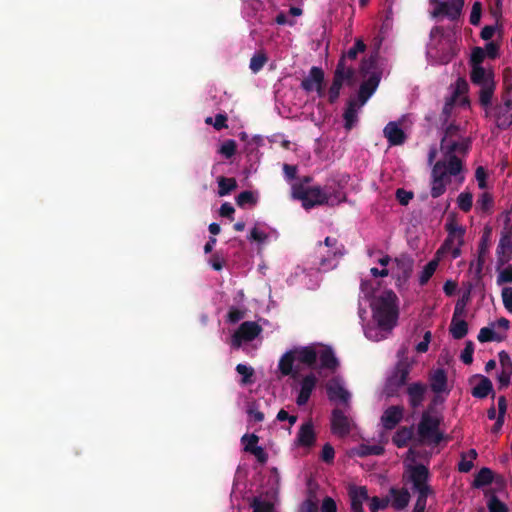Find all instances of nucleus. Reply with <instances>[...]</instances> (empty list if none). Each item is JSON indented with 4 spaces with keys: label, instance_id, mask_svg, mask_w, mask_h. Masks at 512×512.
I'll return each mask as SVG.
<instances>
[{
    "label": "nucleus",
    "instance_id": "nucleus-1",
    "mask_svg": "<svg viewBox=\"0 0 512 512\" xmlns=\"http://www.w3.org/2000/svg\"><path fill=\"white\" fill-rule=\"evenodd\" d=\"M398 298L392 290H385L371 303L373 319L383 331H390L398 320Z\"/></svg>",
    "mask_w": 512,
    "mask_h": 512
},
{
    "label": "nucleus",
    "instance_id": "nucleus-2",
    "mask_svg": "<svg viewBox=\"0 0 512 512\" xmlns=\"http://www.w3.org/2000/svg\"><path fill=\"white\" fill-rule=\"evenodd\" d=\"M398 361L395 364L391 374L387 377L383 393L387 398L398 396L399 390L408 385V379L412 370V362L407 356L406 348H402L397 353Z\"/></svg>",
    "mask_w": 512,
    "mask_h": 512
},
{
    "label": "nucleus",
    "instance_id": "nucleus-3",
    "mask_svg": "<svg viewBox=\"0 0 512 512\" xmlns=\"http://www.w3.org/2000/svg\"><path fill=\"white\" fill-rule=\"evenodd\" d=\"M441 417L434 416L430 411H423L417 426V433L422 441H429L435 445L440 444L444 434L439 430Z\"/></svg>",
    "mask_w": 512,
    "mask_h": 512
},
{
    "label": "nucleus",
    "instance_id": "nucleus-4",
    "mask_svg": "<svg viewBox=\"0 0 512 512\" xmlns=\"http://www.w3.org/2000/svg\"><path fill=\"white\" fill-rule=\"evenodd\" d=\"M354 77L355 69L353 67H346L345 57L342 56L336 65L333 81L328 91L329 103L334 104L338 100L344 82L348 85H352Z\"/></svg>",
    "mask_w": 512,
    "mask_h": 512
},
{
    "label": "nucleus",
    "instance_id": "nucleus-5",
    "mask_svg": "<svg viewBox=\"0 0 512 512\" xmlns=\"http://www.w3.org/2000/svg\"><path fill=\"white\" fill-rule=\"evenodd\" d=\"M345 194L339 192L336 196H332L330 188L325 186L321 188L320 186L309 187L308 198L306 203H304V208L309 210L318 205H338L345 200Z\"/></svg>",
    "mask_w": 512,
    "mask_h": 512
},
{
    "label": "nucleus",
    "instance_id": "nucleus-6",
    "mask_svg": "<svg viewBox=\"0 0 512 512\" xmlns=\"http://www.w3.org/2000/svg\"><path fill=\"white\" fill-rule=\"evenodd\" d=\"M431 4H435L431 11L433 18L446 16L450 21L458 20L462 15L465 0H451L450 2L442 0H429Z\"/></svg>",
    "mask_w": 512,
    "mask_h": 512
},
{
    "label": "nucleus",
    "instance_id": "nucleus-7",
    "mask_svg": "<svg viewBox=\"0 0 512 512\" xmlns=\"http://www.w3.org/2000/svg\"><path fill=\"white\" fill-rule=\"evenodd\" d=\"M261 331V326L256 322H243L232 335V346L235 348H240L243 342H249L254 340L256 337H258Z\"/></svg>",
    "mask_w": 512,
    "mask_h": 512
},
{
    "label": "nucleus",
    "instance_id": "nucleus-8",
    "mask_svg": "<svg viewBox=\"0 0 512 512\" xmlns=\"http://www.w3.org/2000/svg\"><path fill=\"white\" fill-rule=\"evenodd\" d=\"M427 391L428 385L421 381L412 382L406 386L408 405L412 410H417L423 405Z\"/></svg>",
    "mask_w": 512,
    "mask_h": 512
},
{
    "label": "nucleus",
    "instance_id": "nucleus-9",
    "mask_svg": "<svg viewBox=\"0 0 512 512\" xmlns=\"http://www.w3.org/2000/svg\"><path fill=\"white\" fill-rule=\"evenodd\" d=\"M351 429V420L341 409L335 408L331 415L332 433L339 437H346L350 434Z\"/></svg>",
    "mask_w": 512,
    "mask_h": 512
},
{
    "label": "nucleus",
    "instance_id": "nucleus-10",
    "mask_svg": "<svg viewBox=\"0 0 512 512\" xmlns=\"http://www.w3.org/2000/svg\"><path fill=\"white\" fill-rule=\"evenodd\" d=\"M440 148L444 155H466L471 148V140L468 137H461L447 143L441 140Z\"/></svg>",
    "mask_w": 512,
    "mask_h": 512
},
{
    "label": "nucleus",
    "instance_id": "nucleus-11",
    "mask_svg": "<svg viewBox=\"0 0 512 512\" xmlns=\"http://www.w3.org/2000/svg\"><path fill=\"white\" fill-rule=\"evenodd\" d=\"M404 407L400 405L389 406L381 416V423L385 430H393L403 419Z\"/></svg>",
    "mask_w": 512,
    "mask_h": 512
},
{
    "label": "nucleus",
    "instance_id": "nucleus-12",
    "mask_svg": "<svg viewBox=\"0 0 512 512\" xmlns=\"http://www.w3.org/2000/svg\"><path fill=\"white\" fill-rule=\"evenodd\" d=\"M408 481L412 483L413 490L428 486L429 470L423 464L409 466Z\"/></svg>",
    "mask_w": 512,
    "mask_h": 512
},
{
    "label": "nucleus",
    "instance_id": "nucleus-13",
    "mask_svg": "<svg viewBox=\"0 0 512 512\" xmlns=\"http://www.w3.org/2000/svg\"><path fill=\"white\" fill-rule=\"evenodd\" d=\"M492 228L489 226H485L483 234L481 236L479 245H478V257L476 260L475 273L476 275H481L485 261L486 255L489 250L490 238H491Z\"/></svg>",
    "mask_w": 512,
    "mask_h": 512
},
{
    "label": "nucleus",
    "instance_id": "nucleus-14",
    "mask_svg": "<svg viewBox=\"0 0 512 512\" xmlns=\"http://www.w3.org/2000/svg\"><path fill=\"white\" fill-rule=\"evenodd\" d=\"M317 378L313 373L306 375L300 384V391L296 398L298 406H304L308 403L313 390L316 388Z\"/></svg>",
    "mask_w": 512,
    "mask_h": 512
},
{
    "label": "nucleus",
    "instance_id": "nucleus-15",
    "mask_svg": "<svg viewBox=\"0 0 512 512\" xmlns=\"http://www.w3.org/2000/svg\"><path fill=\"white\" fill-rule=\"evenodd\" d=\"M326 391L330 401L339 400L347 404L350 400V393L344 388L339 379H331L326 385Z\"/></svg>",
    "mask_w": 512,
    "mask_h": 512
},
{
    "label": "nucleus",
    "instance_id": "nucleus-16",
    "mask_svg": "<svg viewBox=\"0 0 512 512\" xmlns=\"http://www.w3.org/2000/svg\"><path fill=\"white\" fill-rule=\"evenodd\" d=\"M497 259L499 265H504L512 258V238L510 232H503L498 246H497Z\"/></svg>",
    "mask_w": 512,
    "mask_h": 512
},
{
    "label": "nucleus",
    "instance_id": "nucleus-17",
    "mask_svg": "<svg viewBox=\"0 0 512 512\" xmlns=\"http://www.w3.org/2000/svg\"><path fill=\"white\" fill-rule=\"evenodd\" d=\"M383 134L390 146H399L405 143L406 134L396 122H389L383 129Z\"/></svg>",
    "mask_w": 512,
    "mask_h": 512
},
{
    "label": "nucleus",
    "instance_id": "nucleus-18",
    "mask_svg": "<svg viewBox=\"0 0 512 512\" xmlns=\"http://www.w3.org/2000/svg\"><path fill=\"white\" fill-rule=\"evenodd\" d=\"M295 355V360L299 363L306 365L309 368H314L318 359V352L312 346H304L292 349Z\"/></svg>",
    "mask_w": 512,
    "mask_h": 512
},
{
    "label": "nucleus",
    "instance_id": "nucleus-19",
    "mask_svg": "<svg viewBox=\"0 0 512 512\" xmlns=\"http://www.w3.org/2000/svg\"><path fill=\"white\" fill-rule=\"evenodd\" d=\"M389 494L391 506L395 510L401 511L408 506L411 496L406 488L391 487Z\"/></svg>",
    "mask_w": 512,
    "mask_h": 512
},
{
    "label": "nucleus",
    "instance_id": "nucleus-20",
    "mask_svg": "<svg viewBox=\"0 0 512 512\" xmlns=\"http://www.w3.org/2000/svg\"><path fill=\"white\" fill-rule=\"evenodd\" d=\"M316 441L314 426L311 421H307L300 426L297 433L296 442L302 447H312Z\"/></svg>",
    "mask_w": 512,
    "mask_h": 512
},
{
    "label": "nucleus",
    "instance_id": "nucleus-21",
    "mask_svg": "<svg viewBox=\"0 0 512 512\" xmlns=\"http://www.w3.org/2000/svg\"><path fill=\"white\" fill-rule=\"evenodd\" d=\"M324 71L322 68L313 66L309 74L301 81V88L307 93L314 91L315 85L324 84Z\"/></svg>",
    "mask_w": 512,
    "mask_h": 512
},
{
    "label": "nucleus",
    "instance_id": "nucleus-22",
    "mask_svg": "<svg viewBox=\"0 0 512 512\" xmlns=\"http://www.w3.org/2000/svg\"><path fill=\"white\" fill-rule=\"evenodd\" d=\"M479 378V383L472 388L471 394L473 397L478 399H484L491 394V397H495V393L493 391L492 381L483 375H476Z\"/></svg>",
    "mask_w": 512,
    "mask_h": 512
},
{
    "label": "nucleus",
    "instance_id": "nucleus-23",
    "mask_svg": "<svg viewBox=\"0 0 512 512\" xmlns=\"http://www.w3.org/2000/svg\"><path fill=\"white\" fill-rule=\"evenodd\" d=\"M429 386L434 394L449 393L447 375L443 369H437L429 378Z\"/></svg>",
    "mask_w": 512,
    "mask_h": 512
},
{
    "label": "nucleus",
    "instance_id": "nucleus-24",
    "mask_svg": "<svg viewBox=\"0 0 512 512\" xmlns=\"http://www.w3.org/2000/svg\"><path fill=\"white\" fill-rule=\"evenodd\" d=\"M461 247L458 243V236L456 235H447L446 239L437 250L436 255L439 257L444 253H451L452 259H456L461 256Z\"/></svg>",
    "mask_w": 512,
    "mask_h": 512
},
{
    "label": "nucleus",
    "instance_id": "nucleus-25",
    "mask_svg": "<svg viewBox=\"0 0 512 512\" xmlns=\"http://www.w3.org/2000/svg\"><path fill=\"white\" fill-rule=\"evenodd\" d=\"M470 79L474 85L483 86L486 83H494V75L492 71H487L482 66L471 67Z\"/></svg>",
    "mask_w": 512,
    "mask_h": 512
},
{
    "label": "nucleus",
    "instance_id": "nucleus-26",
    "mask_svg": "<svg viewBox=\"0 0 512 512\" xmlns=\"http://www.w3.org/2000/svg\"><path fill=\"white\" fill-rule=\"evenodd\" d=\"M320 367L330 371H335L339 367V360L335 356L331 347H325L318 352Z\"/></svg>",
    "mask_w": 512,
    "mask_h": 512
},
{
    "label": "nucleus",
    "instance_id": "nucleus-27",
    "mask_svg": "<svg viewBox=\"0 0 512 512\" xmlns=\"http://www.w3.org/2000/svg\"><path fill=\"white\" fill-rule=\"evenodd\" d=\"M493 117L496 127L500 130H507L512 125V111L495 106L493 109Z\"/></svg>",
    "mask_w": 512,
    "mask_h": 512
},
{
    "label": "nucleus",
    "instance_id": "nucleus-28",
    "mask_svg": "<svg viewBox=\"0 0 512 512\" xmlns=\"http://www.w3.org/2000/svg\"><path fill=\"white\" fill-rule=\"evenodd\" d=\"M293 353L294 352H292V350H289L286 353H284L279 360L278 368L283 376H291L293 378H296L298 372L293 370V364L296 361L295 355Z\"/></svg>",
    "mask_w": 512,
    "mask_h": 512
},
{
    "label": "nucleus",
    "instance_id": "nucleus-29",
    "mask_svg": "<svg viewBox=\"0 0 512 512\" xmlns=\"http://www.w3.org/2000/svg\"><path fill=\"white\" fill-rule=\"evenodd\" d=\"M413 435V426H403L395 432L394 436L392 437V441L396 447L404 448L408 445L409 441L412 440Z\"/></svg>",
    "mask_w": 512,
    "mask_h": 512
},
{
    "label": "nucleus",
    "instance_id": "nucleus-30",
    "mask_svg": "<svg viewBox=\"0 0 512 512\" xmlns=\"http://www.w3.org/2000/svg\"><path fill=\"white\" fill-rule=\"evenodd\" d=\"M394 262L399 272V276H402L403 278L406 279L411 275L413 271L414 261L409 255L401 254L400 256L394 259Z\"/></svg>",
    "mask_w": 512,
    "mask_h": 512
},
{
    "label": "nucleus",
    "instance_id": "nucleus-31",
    "mask_svg": "<svg viewBox=\"0 0 512 512\" xmlns=\"http://www.w3.org/2000/svg\"><path fill=\"white\" fill-rule=\"evenodd\" d=\"M358 106L355 100H349L347 107L343 113L344 127L346 130H351L358 121Z\"/></svg>",
    "mask_w": 512,
    "mask_h": 512
},
{
    "label": "nucleus",
    "instance_id": "nucleus-32",
    "mask_svg": "<svg viewBox=\"0 0 512 512\" xmlns=\"http://www.w3.org/2000/svg\"><path fill=\"white\" fill-rule=\"evenodd\" d=\"M379 77L372 75L367 81H364L359 88V98L364 103L376 90L379 84Z\"/></svg>",
    "mask_w": 512,
    "mask_h": 512
},
{
    "label": "nucleus",
    "instance_id": "nucleus-33",
    "mask_svg": "<svg viewBox=\"0 0 512 512\" xmlns=\"http://www.w3.org/2000/svg\"><path fill=\"white\" fill-rule=\"evenodd\" d=\"M449 332L456 340L464 338L468 333V323L462 319H452Z\"/></svg>",
    "mask_w": 512,
    "mask_h": 512
},
{
    "label": "nucleus",
    "instance_id": "nucleus-34",
    "mask_svg": "<svg viewBox=\"0 0 512 512\" xmlns=\"http://www.w3.org/2000/svg\"><path fill=\"white\" fill-rule=\"evenodd\" d=\"M479 103L483 107H488L491 105L492 97L495 91V82L494 83H486V85L479 86Z\"/></svg>",
    "mask_w": 512,
    "mask_h": 512
},
{
    "label": "nucleus",
    "instance_id": "nucleus-35",
    "mask_svg": "<svg viewBox=\"0 0 512 512\" xmlns=\"http://www.w3.org/2000/svg\"><path fill=\"white\" fill-rule=\"evenodd\" d=\"M445 230L447 231L448 235L458 236L459 246L464 245V235L466 233L465 227L458 225L454 219H450L445 224Z\"/></svg>",
    "mask_w": 512,
    "mask_h": 512
},
{
    "label": "nucleus",
    "instance_id": "nucleus-36",
    "mask_svg": "<svg viewBox=\"0 0 512 512\" xmlns=\"http://www.w3.org/2000/svg\"><path fill=\"white\" fill-rule=\"evenodd\" d=\"M217 183L219 196L228 195L237 188V181L235 178L220 176L217 180Z\"/></svg>",
    "mask_w": 512,
    "mask_h": 512
},
{
    "label": "nucleus",
    "instance_id": "nucleus-37",
    "mask_svg": "<svg viewBox=\"0 0 512 512\" xmlns=\"http://www.w3.org/2000/svg\"><path fill=\"white\" fill-rule=\"evenodd\" d=\"M493 472L490 468L483 467L480 469V471L475 476V479L473 481V485L476 488H480L486 485H489L493 481Z\"/></svg>",
    "mask_w": 512,
    "mask_h": 512
},
{
    "label": "nucleus",
    "instance_id": "nucleus-38",
    "mask_svg": "<svg viewBox=\"0 0 512 512\" xmlns=\"http://www.w3.org/2000/svg\"><path fill=\"white\" fill-rule=\"evenodd\" d=\"M445 157L447 158L446 169L449 175H458L463 169L462 160L457 155H445Z\"/></svg>",
    "mask_w": 512,
    "mask_h": 512
},
{
    "label": "nucleus",
    "instance_id": "nucleus-39",
    "mask_svg": "<svg viewBox=\"0 0 512 512\" xmlns=\"http://www.w3.org/2000/svg\"><path fill=\"white\" fill-rule=\"evenodd\" d=\"M236 371L238 374L242 376L241 379V385H248L252 384L254 382L253 376H254V369L250 366H247L245 364H238L236 366Z\"/></svg>",
    "mask_w": 512,
    "mask_h": 512
},
{
    "label": "nucleus",
    "instance_id": "nucleus-40",
    "mask_svg": "<svg viewBox=\"0 0 512 512\" xmlns=\"http://www.w3.org/2000/svg\"><path fill=\"white\" fill-rule=\"evenodd\" d=\"M437 266H438L437 260H431L424 266V268L419 276V284L421 286L425 285L430 280V278L433 276L434 272L436 271Z\"/></svg>",
    "mask_w": 512,
    "mask_h": 512
},
{
    "label": "nucleus",
    "instance_id": "nucleus-41",
    "mask_svg": "<svg viewBox=\"0 0 512 512\" xmlns=\"http://www.w3.org/2000/svg\"><path fill=\"white\" fill-rule=\"evenodd\" d=\"M457 204L460 210L467 213L471 210L473 205V195L471 192H461L457 197Z\"/></svg>",
    "mask_w": 512,
    "mask_h": 512
},
{
    "label": "nucleus",
    "instance_id": "nucleus-42",
    "mask_svg": "<svg viewBox=\"0 0 512 512\" xmlns=\"http://www.w3.org/2000/svg\"><path fill=\"white\" fill-rule=\"evenodd\" d=\"M448 175H449V172L446 169V162L445 161H437L432 169V173H431L432 179L446 181Z\"/></svg>",
    "mask_w": 512,
    "mask_h": 512
},
{
    "label": "nucleus",
    "instance_id": "nucleus-43",
    "mask_svg": "<svg viewBox=\"0 0 512 512\" xmlns=\"http://www.w3.org/2000/svg\"><path fill=\"white\" fill-rule=\"evenodd\" d=\"M267 60L268 58L265 53H256L250 60L249 68L252 70V72L257 73L264 67Z\"/></svg>",
    "mask_w": 512,
    "mask_h": 512
},
{
    "label": "nucleus",
    "instance_id": "nucleus-44",
    "mask_svg": "<svg viewBox=\"0 0 512 512\" xmlns=\"http://www.w3.org/2000/svg\"><path fill=\"white\" fill-rule=\"evenodd\" d=\"M454 106H455V99L453 97H450L445 101L443 108H442V112L439 116V119H440L443 127L448 123V120L452 114Z\"/></svg>",
    "mask_w": 512,
    "mask_h": 512
},
{
    "label": "nucleus",
    "instance_id": "nucleus-45",
    "mask_svg": "<svg viewBox=\"0 0 512 512\" xmlns=\"http://www.w3.org/2000/svg\"><path fill=\"white\" fill-rule=\"evenodd\" d=\"M493 205V197L488 192L482 193L477 200V207L483 212H490Z\"/></svg>",
    "mask_w": 512,
    "mask_h": 512
},
{
    "label": "nucleus",
    "instance_id": "nucleus-46",
    "mask_svg": "<svg viewBox=\"0 0 512 512\" xmlns=\"http://www.w3.org/2000/svg\"><path fill=\"white\" fill-rule=\"evenodd\" d=\"M309 187L306 188L303 183H296L292 185V196L293 198L300 200L302 202V206L304 207V203H306L308 198Z\"/></svg>",
    "mask_w": 512,
    "mask_h": 512
},
{
    "label": "nucleus",
    "instance_id": "nucleus-47",
    "mask_svg": "<svg viewBox=\"0 0 512 512\" xmlns=\"http://www.w3.org/2000/svg\"><path fill=\"white\" fill-rule=\"evenodd\" d=\"M237 151V143L233 139H228L224 141L219 149V153L222 154L225 158L230 159L235 155Z\"/></svg>",
    "mask_w": 512,
    "mask_h": 512
},
{
    "label": "nucleus",
    "instance_id": "nucleus-48",
    "mask_svg": "<svg viewBox=\"0 0 512 512\" xmlns=\"http://www.w3.org/2000/svg\"><path fill=\"white\" fill-rule=\"evenodd\" d=\"M236 203L239 207H244L246 205H255L257 203V198L254 196L252 191H242L236 197Z\"/></svg>",
    "mask_w": 512,
    "mask_h": 512
},
{
    "label": "nucleus",
    "instance_id": "nucleus-49",
    "mask_svg": "<svg viewBox=\"0 0 512 512\" xmlns=\"http://www.w3.org/2000/svg\"><path fill=\"white\" fill-rule=\"evenodd\" d=\"M389 504H390L389 497L380 498V497L374 496L370 499L369 509L371 512H378L379 510L386 509Z\"/></svg>",
    "mask_w": 512,
    "mask_h": 512
},
{
    "label": "nucleus",
    "instance_id": "nucleus-50",
    "mask_svg": "<svg viewBox=\"0 0 512 512\" xmlns=\"http://www.w3.org/2000/svg\"><path fill=\"white\" fill-rule=\"evenodd\" d=\"M350 499L353 502L362 503L369 499L367 488L364 486L354 487L349 492Z\"/></svg>",
    "mask_w": 512,
    "mask_h": 512
},
{
    "label": "nucleus",
    "instance_id": "nucleus-51",
    "mask_svg": "<svg viewBox=\"0 0 512 512\" xmlns=\"http://www.w3.org/2000/svg\"><path fill=\"white\" fill-rule=\"evenodd\" d=\"M384 453V447L381 445H361L359 448L358 455L361 457L370 455H382Z\"/></svg>",
    "mask_w": 512,
    "mask_h": 512
},
{
    "label": "nucleus",
    "instance_id": "nucleus-52",
    "mask_svg": "<svg viewBox=\"0 0 512 512\" xmlns=\"http://www.w3.org/2000/svg\"><path fill=\"white\" fill-rule=\"evenodd\" d=\"M366 49L365 43L361 39H357L354 43V45L347 51L346 54H343L342 56L346 58H349L351 60H354L357 58L358 53L364 52Z\"/></svg>",
    "mask_w": 512,
    "mask_h": 512
},
{
    "label": "nucleus",
    "instance_id": "nucleus-53",
    "mask_svg": "<svg viewBox=\"0 0 512 512\" xmlns=\"http://www.w3.org/2000/svg\"><path fill=\"white\" fill-rule=\"evenodd\" d=\"M477 339L481 343L491 342V341H499L500 338L496 337V334L493 329L489 327H483L480 329Z\"/></svg>",
    "mask_w": 512,
    "mask_h": 512
},
{
    "label": "nucleus",
    "instance_id": "nucleus-54",
    "mask_svg": "<svg viewBox=\"0 0 512 512\" xmlns=\"http://www.w3.org/2000/svg\"><path fill=\"white\" fill-rule=\"evenodd\" d=\"M487 506L490 512H509L506 504L495 495L489 499Z\"/></svg>",
    "mask_w": 512,
    "mask_h": 512
},
{
    "label": "nucleus",
    "instance_id": "nucleus-55",
    "mask_svg": "<svg viewBox=\"0 0 512 512\" xmlns=\"http://www.w3.org/2000/svg\"><path fill=\"white\" fill-rule=\"evenodd\" d=\"M473 353H474V343L472 341H467L465 343V347L461 352V360L464 364L470 365L473 362Z\"/></svg>",
    "mask_w": 512,
    "mask_h": 512
},
{
    "label": "nucleus",
    "instance_id": "nucleus-56",
    "mask_svg": "<svg viewBox=\"0 0 512 512\" xmlns=\"http://www.w3.org/2000/svg\"><path fill=\"white\" fill-rule=\"evenodd\" d=\"M459 138V126L451 123L445 127L444 136L441 140H445V143H447L451 140H456Z\"/></svg>",
    "mask_w": 512,
    "mask_h": 512
},
{
    "label": "nucleus",
    "instance_id": "nucleus-57",
    "mask_svg": "<svg viewBox=\"0 0 512 512\" xmlns=\"http://www.w3.org/2000/svg\"><path fill=\"white\" fill-rule=\"evenodd\" d=\"M482 14V4L479 1H476L472 5L471 13L469 21L473 26H478L480 24Z\"/></svg>",
    "mask_w": 512,
    "mask_h": 512
},
{
    "label": "nucleus",
    "instance_id": "nucleus-58",
    "mask_svg": "<svg viewBox=\"0 0 512 512\" xmlns=\"http://www.w3.org/2000/svg\"><path fill=\"white\" fill-rule=\"evenodd\" d=\"M485 51L481 47H475L472 50L471 57H470V64L471 67L475 66H482V62L485 59Z\"/></svg>",
    "mask_w": 512,
    "mask_h": 512
},
{
    "label": "nucleus",
    "instance_id": "nucleus-59",
    "mask_svg": "<svg viewBox=\"0 0 512 512\" xmlns=\"http://www.w3.org/2000/svg\"><path fill=\"white\" fill-rule=\"evenodd\" d=\"M447 181L433 180L431 182V196L438 198L446 191Z\"/></svg>",
    "mask_w": 512,
    "mask_h": 512
},
{
    "label": "nucleus",
    "instance_id": "nucleus-60",
    "mask_svg": "<svg viewBox=\"0 0 512 512\" xmlns=\"http://www.w3.org/2000/svg\"><path fill=\"white\" fill-rule=\"evenodd\" d=\"M253 512H272L273 504L268 501H260L257 498H254L252 504Z\"/></svg>",
    "mask_w": 512,
    "mask_h": 512
},
{
    "label": "nucleus",
    "instance_id": "nucleus-61",
    "mask_svg": "<svg viewBox=\"0 0 512 512\" xmlns=\"http://www.w3.org/2000/svg\"><path fill=\"white\" fill-rule=\"evenodd\" d=\"M498 357L501 370L512 373V359L509 356V354L506 351L502 350L499 352Z\"/></svg>",
    "mask_w": 512,
    "mask_h": 512
},
{
    "label": "nucleus",
    "instance_id": "nucleus-62",
    "mask_svg": "<svg viewBox=\"0 0 512 512\" xmlns=\"http://www.w3.org/2000/svg\"><path fill=\"white\" fill-rule=\"evenodd\" d=\"M321 459L323 462L330 464L334 461L335 458V451L331 444L326 443L321 451Z\"/></svg>",
    "mask_w": 512,
    "mask_h": 512
},
{
    "label": "nucleus",
    "instance_id": "nucleus-63",
    "mask_svg": "<svg viewBox=\"0 0 512 512\" xmlns=\"http://www.w3.org/2000/svg\"><path fill=\"white\" fill-rule=\"evenodd\" d=\"M208 262L214 270L220 271L224 266L225 259L220 252H215L211 255Z\"/></svg>",
    "mask_w": 512,
    "mask_h": 512
},
{
    "label": "nucleus",
    "instance_id": "nucleus-64",
    "mask_svg": "<svg viewBox=\"0 0 512 512\" xmlns=\"http://www.w3.org/2000/svg\"><path fill=\"white\" fill-rule=\"evenodd\" d=\"M502 300L504 307L512 313V287L502 289Z\"/></svg>",
    "mask_w": 512,
    "mask_h": 512
}]
</instances>
